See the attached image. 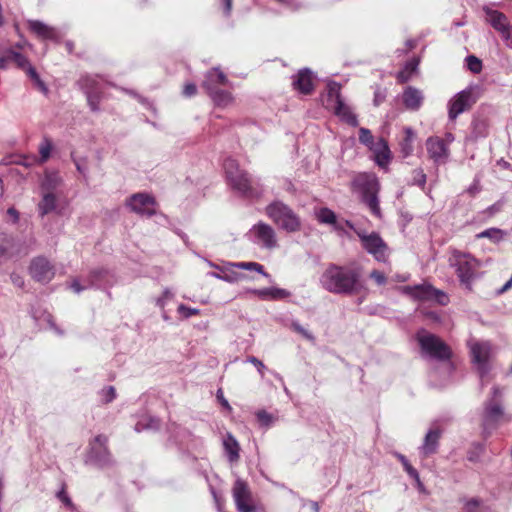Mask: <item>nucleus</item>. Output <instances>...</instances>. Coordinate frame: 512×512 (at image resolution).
<instances>
[{"instance_id":"obj_20","label":"nucleus","mask_w":512,"mask_h":512,"mask_svg":"<svg viewBox=\"0 0 512 512\" xmlns=\"http://www.w3.org/2000/svg\"><path fill=\"white\" fill-rule=\"evenodd\" d=\"M293 89L301 94L309 95L314 90L312 71L309 68H302L292 80Z\"/></svg>"},{"instance_id":"obj_2","label":"nucleus","mask_w":512,"mask_h":512,"mask_svg":"<svg viewBox=\"0 0 512 512\" xmlns=\"http://www.w3.org/2000/svg\"><path fill=\"white\" fill-rule=\"evenodd\" d=\"M351 190L358 195L361 202L374 216L381 218L382 213L378 197L380 183L374 173L361 172L356 174L351 182Z\"/></svg>"},{"instance_id":"obj_42","label":"nucleus","mask_w":512,"mask_h":512,"mask_svg":"<svg viewBox=\"0 0 512 512\" xmlns=\"http://www.w3.org/2000/svg\"><path fill=\"white\" fill-rule=\"evenodd\" d=\"M59 183L60 177L57 173H47L42 182V189L44 190V192H53V190L57 188Z\"/></svg>"},{"instance_id":"obj_7","label":"nucleus","mask_w":512,"mask_h":512,"mask_svg":"<svg viewBox=\"0 0 512 512\" xmlns=\"http://www.w3.org/2000/svg\"><path fill=\"white\" fill-rule=\"evenodd\" d=\"M472 363L480 376L481 385H484L486 377L492 369L493 348L490 342L481 341L470 344Z\"/></svg>"},{"instance_id":"obj_17","label":"nucleus","mask_w":512,"mask_h":512,"mask_svg":"<svg viewBox=\"0 0 512 512\" xmlns=\"http://www.w3.org/2000/svg\"><path fill=\"white\" fill-rule=\"evenodd\" d=\"M107 437L98 435L91 443L89 459L99 467H106L112 463L111 455L106 447Z\"/></svg>"},{"instance_id":"obj_54","label":"nucleus","mask_w":512,"mask_h":512,"mask_svg":"<svg viewBox=\"0 0 512 512\" xmlns=\"http://www.w3.org/2000/svg\"><path fill=\"white\" fill-rule=\"evenodd\" d=\"M56 497L68 508L73 510L75 508L71 498L68 496L65 487L63 486L60 491L57 492Z\"/></svg>"},{"instance_id":"obj_19","label":"nucleus","mask_w":512,"mask_h":512,"mask_svg":"<svg viewBox=\"0 0 512 512\" xmlns=\"http://www.w3.org/2000/svg\"><path fill=\"white\" fill-rule=\"evenodd\" d=\"M108 274V271L102 268L95 269L91 271L89 277L87 280H85L84 284H81L78 279H74L71 284L70 288L77 294L81 293L82 291L90 288V287H101L102 282L106 275Z\"/></svg>"},{"instance_id":"obj_61","label":"nucleus","mask_w":512,"mask_h":512,"mask_svg":"<svg viewBox=\"0 0 512 512\" xmlns=\"http://www.w3.org/2000/svg\"><path fill=\"white\" fill-rule=\"evenodd\" d=\"M182 93L185 97H192V96L196 95L197 87L194 83H187L184 85Z\"/></svg>"},{"instance_id":"obj_59","label":"nucleus","mask_w":512,"mask_h":512,"mask_svg":"<svg viewBox=\"0 0 512 512\" xmlns=\"http://www.w3.org/2000/svg\"><path fill=\"white\" fill-rule=\"evenodd\" d=\"M418 65H419V59L414 57L405 63L404 70L412 75L417 70Z\"/></svg>"},{"instance_id":"obj_18","label":"nucleus","mask_w":512,"mask_h":512,"mask_svg":"<svg viewBox=\"0 0 512 512\" xmlns=\"http://www.w3.org/2000/svg\"><path fill=\"white\" fill-rule=\"evenodd\" d=\"M426 149L429 158L436 165H441L447 162L449 157V148L443 139L439 137H429L426 140Z\"/></svg>"},{"instance_id":"obj_3","label":"nucleus","mask_w":512,"mask_h":512,"mask_svg":"<svg viewBox=\"0 0 512 512\" xmlns=\"http://www.w3.org/2000/svg\"><path fill=\"white\" fill-rule=\"evenodd\" d=\"M227 181L231 188L241 196L247 198L258 197L261 194L259 180L244 170H241L237 161L226 158L223 163Z\"/></svg>"},{"instance_id":"obj_15","label":"nucleus","mask_w":512,"mask_h":512,"mask_svg":"<svg viewBox=\"0 0 512 512\" xmlns=\"http://www.w3.org/2000/svg\"><path fill=\"white\" fill-rule=\"evenodd\" d=\"M31 277L40 283H48L55 276V266L44 256H38L31 260L29 266Z\"/></svg>"},{"instance_id":"obj_43","label":"nucleus","mask_w":512,"mask_h":512,"mask_svg":"<svg viewBox=\"0 0 512 512\" xmlns=\"http://www.w3.org/2000/svg\"><path fill=\"white\" fill-rule=\"evenodd\" d=\"M231 265L236 268L243 269V270L256 271L265 277H269V274H267L264 271V266L257 262H237V263H232Z\"/></svg>"},{"instance_id":"obj_6","label":"nucleus","mask_w":512,"mask_h":512,"mask_svg":"<svg viewBox=\"0 0 512 512\" xmlns=\"http://www.w3.org/2000/svg\"><path fill=\"white\" fill-rule=\"evenodd\" d=\"M502 391L498 386L492 388V398L484 404L482 417V427L484 437H488L496 429L500 421L504 418V410L500 402L496 400L501 397Z\"/></svg>"},{"instance_id":"obj_41","label":"nucleus","mask_w":512,"mask_h":512,"mask_svg":"<svg viewBox=\"0 0 512 512\" xmlns=\"http://www.w3.org/2000/svg\"><path fill=\"white\" fill-rule=\"evenodd\" d=\"M477 238H488L494 243L500 242L504 237V231L499 228H488L476 235Z\"/></svg>"},{"instance_id":"obj_28","label":"nucleus","mask_w":512,"mask_h":512,"mask_svg":"<svg viewBox=\"0 0 512 512\" xmlns=\"http://www.w3.org/2000/svg\"><path fill=\"white\" fill-rule=\"evenodd\" d=\"M372 150L375 154L374 160L376 164L381 168H386L391 160V152L387 142L384 139H380Z\"/></svg>"},{"instance_id":"obj_13","label":"nucleus","mask_w":512,"mask_h":512,"mask_svg":"<svg viewBox=\"0 0 512 512\" xmlns=\"http://www.w3.org/2000/svg\"><path fill=\"white\" fill-rule=\"evenodd\" d=\"M358 237L361 240L363 248L377 261L385 262L387 260L388 247L380 235L376 232L366 234L362 231L357 232Z\"/></svg>"},{"instance_id":"obj_31","label":"nucleus","mask_w":512,"mask_h":512,"mask_svg":"<svg viewBox=\"0 0 512 512\" xmlns=\"http://www.w3.org/2000/svg\"><path fill=\"white\" fill-rule=\"evenodd\" d=\"M223 446L229 462L233 463L239 459V443L235 437L228 433L223 440Z\"/></svg>"},{"instance_id":"obj_38","label":"nucleus","mask_w":512,"mask_h":512,"mask_svg":"<svg viewBox=\"0 0 512 512\" xmlns=\"http://www.w3.org/2000/svg\"><path fill=\"white\" fill-rule=\"evenodd\" d=\"M396 457L402 463L403 468H404L405 472L409 475V477H411L412 479H414L416 481L419 489H422L423 484L420 480L418 471L409 463L408 459L403 454L396 453Z\"/></svg>"},{"instance_id":"obj_64","label":"nucleus","mask_w":512,"mask_h":512,"mask_svg":"<svg viewBox=\"0 0 512 512\" xmlns=\"http://www.w3.org/2000/svg\"><path fill=\"white\" fill-rule=\"evenodd\" d=\"M45 321L47 322L49 328L52 329L55 333H57L58 335H63V331L56 326L50 314H47L45 316Z\"/></svg>"},{"instance_id":"obj_24","label":"nucleus","mask_w":512,"mask_h":512,"mask_svg":"<svg viewBox=\"0 0 512 512\" xmlns=\"http://www.w3.org/2000/svg\"><path fill=\"white\" fill-rule=\"evenodd\" d=\"M441 433L442 432L439 428L430 429L426 433L424 441L422 445L419 447V453L423 457H428L437 452Z\"/></svg>"},{"instance_id":"obj_40","label":"nucleus","mask_w":512,"mask_h":512,"mask_svg":"<svg viewBox=\"0 0 512 512\" xmlns=\"http://www.w3.org/2000/svg\"><path fill=\"white\" fill-rule=\"evenodd\" d=\"M26 74L33 81L35 87H37L44 95L48 94L49 89H48L47 85L40 78L39 74L37 73L36 69L33 66L28 67Z\"/></svg>"},{"instance_id":"obj_58","label":"nucleus","mask_w":512,"mask_h":512,"mask_svg":"<svg viewBox=\"0 0 512 512\" xmlns=\"http://www.w3.org/2000/svg\"><path fill=\"white\" fill-rule=\"evenodd\" d=\"M385 98H386V90L377 88L374 92V99H373L374 105L379 106L381 103L384 102Z\"/></svg>"},{"instance_id":"obj_5","label":"nucleus","mask_w":512,"mask_h":512,"mask_svg":"<svg viewBox=\"0 0 512 512\" xmlns=\"http://www.w3.org/2000/svg\"><path fill=\"white\" fill-rule=\"evenodd\" d=\"M416 338L424 357L438 361H447L451 358L450 348L435 334L421 330Z\"/></svg>"},{"instance_id":"obj_51","label":"nucleus","mask_w":512,"mask_h":512,"mask_svg":"<svg viewBox=\"0 0 512 512\" xmlns=\"http://www.w3.org/2000/svg\"><path fill=\"white\" fill-rule=\"evenodd\" d=\"M101 94L102 93H90L86 95L88 106L90 107L91 111L98 112L100 110L99 104L101 100Z\"/></svg>"},{"instance_id":"obj_56","label":"nucleus","mask_w":512,"mask_h":512,"mask_svg":"<svg viewBox=\"0 0 512 512\" xmlns=\"http://www.w3.org/2000/svg\"><path fill=\"white\" fill-rule=\"evenodd\" d=\"M291 328L301 334L303 337H305L306 339L308 340H313L314 337L313 335L308 331L306 330L298 321L294 320L291 322Z\"/></svg>"},{"instance_id":"obj_25","label":"nucleus","mask_w":512,"mask_h":512,"mask_svg":"<svg viewBox=\"0 0 512 512\" xmlns=\"http://www.w3.org/2000/svg\"><path fill=\"white\" fill-rule=\"evenodd\" d=\"M316 219L321 224L332 225L336 230H343L344 225L350 229L354 228V225L349 220L338 222L336 214L331 209L326 207L321 208L316 212Z\"/></svg>"},{"instance_id":"obj_46","label":"nucleus","mask_w":512,"mask_h":512,"mask_svg":"<svg viewBox=\"0 0 512 512\" xmlns=\"http://www.w3.org/2000/svg\"><path fill=\"white\" fill-rule=\"evenodd\" d=\"M52 148L53 145L51 140L48 137H44L39 145V154L41 162H46L49 159Z\"/></svg>"},{"instance_id":"obj_32","label":"nucleus","mask_w":512,"mask_h":512,"mask_svg":"<svg viewBox=\"0 0 512 512\" xmlns=\"http://www.w3.org/2000/svg\"><path fill=\"white\" fill-rule=\"evenodd\" d=\"M16 251L14 239L5 233H0V263L13 256Z\"/></svg>"},{"instance_id":"obj_45","label":"nucleus","mask_w":512,"mask_h":512,"mask_svg":"<svg viewBox=\"0 0 512 512\" xmlns=\"http://www.w3.org/2000/svg\"><path fill=\"white\" fill-rule=\"evenodd\" d=\"M359 141L361 144L367 146L371 150L376 147L374 137L368 128L362 127L359 129Z\"/></svg>"},{"instance_id":"obj_9","label":"nucleus","mask_w":512,"mask_h":512,"mask_svg":"<svg viewBox=\"0 0 512 512\" xmlns=\"http://www.w3.org/2000/svg\"><path fill=\"white\" fill-rule=\"evenodd\" d=\"M456 272L458 278L467 289H471V284L477 275L480 264L476 258L470 254L457 252L455 255Z\"/></svg>"},{"instance_id":"obj_29","label":"nucleus","mask_w":512,"mask_h":512,"mask_svg":"<svg viewBox=\"0 0 512 512\" xmlns=\"http://www.w3.org/2000/svg\"><path fill=\"white\" fill-rule=\"evenodd\" d=\"M78 85L85 95L90 93H102L100 79L96 75H83L78 81Z\"/></svg>"},{"instance_id":"obj_37","label":"nucleus","mask_w":512,"mask_h":512,"mask_svg":"<svg viewBox=\"0 0 512 512\" xmlns=\"http://www.w3.org/2000/svg\"><path fill=\"white\" fill-rule=\"evenodd\" d=\"M471 126V135L474 139L485 138L488 135L489 125L485 119L475 118Z\"/></svg>"},{"instance_id":"obj_60","label":"nucleus","mask_w":512,"mask_h":512,"mask_svg":"<svg viewBox=\"0 0 512 512\" xmlns=\"http://www.w3.org/2000/svg\"><path fill=\"white\" fill-rule=\"evenodd\" d=\"M370 278H372L373 280H375V282L378 284V285H384L386 283V277L385 275L378 271V270H373L371 273H370Z\"/></svg>"},{"instance_id":"obj_27","label":"nucleus","mask_w":512,"mask_h":512,"mask_svg":"<svg viewBox=\"0 0 512 512\" xmlns=\"http://www.w3.org/2000/svg\"><path fill=\"white\" fill-rule=\"evenodd\" d=\"M334 113L342 121L346 122L350 126H358L357 116L352 112L351 108L343 100H338V102L335 103Z\"/></svg>"},{"instance_id":"obj_33","label":"nucleus","mask_w":512,"mask_h":512,"mask_svg":"<svg viewBox=\"0 0 512 512\" xmlns=\"http://www.w3.org/2000/svg\"><path fill=\"white\" fill-rule=\"evenodd\" d=\"M404 138L400 142L401 154L404 158L412 155L414 151L415 133L411 127L404 128Z\"/></svg>"},{"instance_id":"obj_21","label":"nucleus","mask_w":512,"mask_h":512,"mask_svg":"<svg viewBox=\"0 0 512 512\" xmlns=\"http://www.w3.org/2000/svg\"><path fill=\"white\" fill-rule=\"evenodd\" d=\"M229 80L226 75L219 68H212L205 74V79L202 87L206 92L222 88L229 85Z\"/></svg>"},{"instance_id":"obj_36","label":"nucleus","mask_w":512,"mask_h":512,"mask_svg":"<svg viewBox=\"0 0 512 512\" xmlns=\"http://www.w3.org/2000/svg\"><path fill=\"white\" fill-rule=\"evenodd\" d=\"M462 512H488L484 502L477 497L463 499Z\"/></svg>"},{"instance_id":"obj_14","label":"nucleus","mask_w":512,"mask_h":512,"mask_svg":"<svg viewBox=\"0 0 512 512\" xmlns=\"http://www.w3.org/2000/svg\"><path fill=\"white\" fill-rule=\"evenodd\" d=\"M486 21L497 30L509 47H512V26L505 14L498 10L484 7Z\"/></svg>"},{"instance_id":"obj_30","label":"nucleus","mask_w":512,"mask_h":512,"mask_svg":"<svg viewBox=\"0 0 512 512\" xmlns=\"http://www.w3.org/2000/svg\"><path fill=\"white\" fill-rule=\"evenodd\" d=\"M254 415L259 427L264 430H268L269 428L274 426L279 420V416L277 413H270L265 409L257 410L254 413Z\"/></svg>"},{"instance_id":"obj_10","label":"nucleus","mask_w":512,"mask_h":512,"mask_svg":"<svg viewBox=\"0 0 512 512\" xmlns=\"http://www.w3.org/2000/svg\"><path fill=\"white\" fill-rule=\"evenodd\" d=\"M402 292L418 301L435 300L440 305H446L449 302L447 294L427 283L404 286Z\"/></svg>"},{"instance_id":"obj_26","label":"nucleus","mask_w":512,"mask_h":512,"mask_svg":"<svg viewBox=\"0 0 512 512\" xmlns=\"http://www.w3.org/2000/svg\"><path fill=\"white\" fill-rule=\"evenodd\" d=\"M251 292L261 300H282L291 295L288 290L278 287L253 289Z\"/></svg>"},{"instance_id":"obj_62","label":"nucleus","mask_w":512,"mask_h":512,"mask_svg":"<svg viewBox=\"0 0 512 512\" xmlns=\"http://www.w3.org/2000/svg\"><path fill=\"white\" fill-rule=\"evenodd\" d=\"M481 191L480 181L478 178H475L472 184L467 188V193L471 196L477 195Z\"/></svg>"},{"instance_id":"obj_44","label":"nucleus","mask_w":512,"mask_h":512,"mask_svg":"<svg viewBox=\"0 0 512 512\" xmlns=\"http://www.w3.org/2000/svg\"><path fill=\"white\" fill-rule=\"evenodd\" d=\"M9 57L11 58V61L15 62L17 67L27 72V69L29 66H32L29 63V60L27 57H25L23 54L14 51L13 49H8Z\"/></svg>"},{"instance_id":"obj_50","label":"nucleus","mask_w":512,"mask_h":512,"mask_svg":"<svg viewBox=\"0 0 512 512\" xmlns=\"http://www.w3.org/2000/svg\"><path fill=\"white\" fill-rule=\"evenodd\" d=\"M466 66L467 68L474 74H478L482 70V61L474 56V55H468L465 58Z\"/></svg>"},{"instance_id":"obj_49","label":"nucleus","mask_w":512,"mask_h":512,"mask_svg":"<svg viewBox=\"0 0 512 512\" xmlns=\"http://www.w3.org/2000/svg\"><path fill=\"white\" fill-rule=\"evenodd\" d=\"M340 90H341L340 84L335 81H330L327 84L328 97L330 100H333L335 103L338 102V100H343L341 98Z\"/></svg>"},{"instance_id":"obj_63","label":"nucleus","mask_w":512,"mask_h":512,"mask_svg":"<svg viewBox=\"0 0 512 512\" xmlns=\"http://www.w3.org/2000/svg\"><path fill=\"white\" fill-rule=\"evenodd\" d=\"M10 279H11L12 283L16 287H18V288H23L24 287L25 280H24V278L21 275H19L17 273H12L10 275Z\"/></svg>"},{"instance_id":"obj_47","label":"nucleus","mask_w":512,"mask_h":512,"mask_svg":"<svg viewBox=\"0 0 512 512\" xmlns=\"http://www.w3.org/2000/svg\"><path fill=\"white\" fill-rule=\"evenodd\" d=\"M175 297L174 292L170 288H165L163 290V293L161 296L157 297L155 299V305L160 308L161 310H164L166 305L172 301Z\"/></svg>"},{"instance_id":"obj_23","label":"nucleus","mask_w":512,"mask_h":512,"mask_svg":"<svg viewBox=\"0 0 512 512\" xmlns=\"http://www.w3.org/2000/svg\"><path fill=\"white\" fill-rule=\"evenodd\" d=\"M424 95L422 91L413 86H407L402 94V102L406 109L418 111L423 104Z\"/></svg>"},{"instance_id":"obj_16","label":"nucleus","mask_w":512,"mask_h":512,"mask_svg":"<svg viewBox=\"0 0 512 512\" xmlns=\"http://www.w3.org/2000/svg\"><path fill=\"white\" fill-rule=\"evenodd\" d=\"M232 494L239 512H255V506L251 502V492L245 481L238 478L234 483Z\"/></svg>"},{"instance_id":"obj_57","label":"nucleus","mask_w":512,"mask_h":512,"mask_svg":"<svg viewBox=\"0 0 512 512\" xmlns=\"http://www.w3.org/2000/svg\"><path fill=\"white\" fill-rule=\"evenodd\" d=\"M503 204H504V202L502 200H499L496 203L487 207L482 213L491 217V216L499 213L502 210Z\"/></svg>"},{"instance_id":"obj_8","label":"nucleus","mask_w":512,"mask_h":512,"mask_svg":"<svg viewBox=\"0 0 512 512\" xmlns=\"http://www.w3.org/2000/svg\"><path fill=\"white\" fill-rule=\"evenodd\" d=\"M248 239L261 249L274 250L278 247V238L275 229L265 223L258 222L251 227Z\"/></svg>"},{"instance_id":"obj_39","label":"nucleus","mask_w":512,"mask_h":512,"mask_svg":"<svg viewBox=\"0 0 512 512\" xmlns=\"http://www.w3.org/2000/svg\"><path fill=\"white\" fill-rule=\"evenodd\" d=\"M160 421L158 418L153 416H145L135 424V430L141 432L144 430H157L159 428Z\"/></svg>"},{"instance_id":"obj_52","label":"nucleus","mask_w":512,"mask_h":512,"mask_svg":"<svg viewBox=\"0 0 512 512\" xmlns=\"http://www.w3.org/2000/svg\"><path fill=\"white\" fill-rule=\"evenodd\" d=\"M100 396L103 403H110L116 398V390L113 386L104 387L100 391Z\"/></svg>"},{"instance_id":"obj_53","label":"nucleus","mask_w":512,"mask_h":512,"mask_svg":"<svg viewBox=\"0 0 512 512\" xmlns=\"http://www.w3.org/2000/svg\"><path fill=\"white\" fill-rule=\"evenodd\" d=\"M426 183V174L422 169H416L412 173V184L424 187Z\"/></svg>"},{"instance_id":"obj_4","label":"nucleus","mask_w":512,"mask_h":512,"mask_svg":"<svg viewBox=\"0 0 512 512\" xmlns=\"http://www.w3.org/2000/svg\"><path fill=\"white\" fill-rule=\"evenodd\" d=\"M266 215L287 233H295L301 230L302 221L300 216L286 203L275 200L265 208Z\"/></svg>"},{"instance_id":"obj_35","label":"nucleus","mask_w":512,"mask_h":512,"mask_svg":"<svg viewBox=\"0 0 512 512\" xmlns=\"http://www.w3.org/2000/svg\"><path fill=\"white\" fill-rule=\"evenodd\" d=\"M213 103L218 107H226L233 101V96L230 92L218 88L216 90H212L207 92Z\"/></svg>"},{"instance_id":"obj_48","label":"nucleus","mask_w":512,"mask_h":512,"mask_svg":"<svg viewBox=\"0 0 512 512\" xmlns=\"http://www.w3.org/2000/svg\"><path fill=\"white\" fill-rule=\"evenodd\" d=\"M485 451V445L482 443H474L468 451L467 458L470 462H478Z\"/></svg>"},{"instance_id":"obj_12","label":"nucleus","mask_w":512,"mask_h":512,"mask_svg":"<svg viewBox=\"0 0 512 512\" xmlns=\"http://www.w3.org/2000/svg\"><path fill=\"white\" fill-rule=\"evenodd\" d=\"M126 206L134 213L150 218L156 214L155 198L147 193H135L126 199Z\"/></svg>"},{"instance_id":"obj_1","label":"nucleus","mask_w":512,"mask_h":512,"mask_svg":"<svg viewBox=\"0 0 512 512\" xmlns=\"http://www.w3.org/2000/svg\"><path fill=\"white\" fill-rule=\"evenodd\" d=\"M319 282L327 292L344 296L357 294L364 287L359 267L334 263L325 268Z\"/></svg>"},{"instance_id":"obj_22","label":"nucleus","mask_w":512,"mask_h":512,"mask_svg":"<svg viewBox=\"0 0 512 512\" xmlns=\"http://www.w3.org/2000/svg\"><path fill=\"white\" fill-rule=\"evenodd\" d=\"M28 27L32 33L42 40L57 41L59 39L58 31L40 20H29Z\"/></svg>"},{"instance_id":"obj_11","label":"nucleus","mask_w":512,"mask_h":512,"mask_svg":"<svg viewBox=\"0 0 512 512\" xmlns=\"http://www.w3.org/2000/svg\"><path fill=\"white\" fill-rule=\"evenodd\" d=\"M474 88L467 87L466 89L455 94L448 102V117L454 121L457 117L469 110L476 102V97L473 95Z\"/></svg>"},{"instance_id":"obj_34","label":"nucleus","mask_w":512,"mask_h":512,"mask_svg":"<svg viewBox=\"0 0 512 512\" xmlns=\"http://www.w3.org/2000/svg\"><path fill=\"white\" fill-rule=\"evenodd\" d=\"M57 208V199L53 192H44L42 200L38 204V210L41 216L55 211Z\"/></svg>"},{"instance_id":"obj_55","label":"nucleus","mask_w":512,"mask_h":512,"mask_svg":"<svg viewBox=\"0 0 512 512\" xmlns=\"http://www.w3.org/2000/svg\"><path fill=\"white\" fill-rule=\"evenodd\" d=\"M177 310L186 319L200 313L199 309L188 307V306H186L184 304H180L178 306Z\"/></svg>"}]
</instances>
